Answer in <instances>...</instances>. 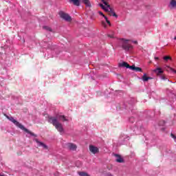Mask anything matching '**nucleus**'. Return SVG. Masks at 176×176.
Listing matches in <instances>:
<instances>
[{"mask_svg": "<svg viewBox=\"0 0 176 176\" xmlns=\"http://www.w3.org/2000/svg\"><path fill=\"white\" fill-rule=\"evenodd\" d=\"M48 122L49 123H51V124H53L54 127L59 131V133H63L64 131V129L63 128V124L58 122L57 120V118L56 117H48Z\"/></svg>", "mask_w": 176, "mask_h": 176, "instance_id": "f257e3e1", "label": "nucleus"}, {"mask_svg": "<svg viewBox=\"0 0 176 176\" xmlns=\"http://www.w3.org/2000/svg\"><path fill=\"white\" fill-rule=\"evenodd\" d=\"M119 41L122 49H123V50H124L125 52H131V50L134 49L133 45L129 43L130 42V40L126 38H120Z\"/></svg>", "mask_w": 176, "mask_h": 176, "instance_id": "f03ea898", "label": "nucleus"}, {"mask_svg": "<svg viewBox=\"0 0 176 176\" xmlns=\"http://www.w3.org/2000/svg\"><path fill=\"white\" fill-rule=\"evenodd\" d=\"M8 119H9V120L10 122L14 123V124H15V126H16V127H19V129H21V130H23V131H25V133H28V134H30V135H32L33 137L36 136V135H35V134L34 133L31 132L28 129L24 127V125L21 124L17 120H14V118L13 117H8Z\"/></svg>", "mask_w": 176, "mask_h": 176, "instance_id": "7ed1b4c3", "label": "nucleus"}, {"mask_svg": "<svg viewBox=\"0 0 176 176\" xmlns=\"http://www.w3.org/2000/svg\"><path fill=\"white\" fill-rule=\"evenodd\" d=\"M99 6H100V8H102V9H103V10H104V12H109V16H113V17H118V15H116V13H115V10H113V8L111 7L109 9L106 8L105 6L102 3H100Z\"/></svg>", "mask_w": 176, "mask_h": 176, "instance_id": "20e7f679", "label": "nucleus"}, {"mask_svg": "<svg viewBox=\"0 0 176 176\" xmlns=\"http://www.w3.org/2000/svg\"><path fill=\"white\" fill-rule=\"evenodd\" d=\"M59 16H60V19H63L65 21H69V22L72 21V18L71 17V16H69V14H68L63 11L59 12Z\"/></svg>", "mask_w": 176, "mask_h": 176, "instance_id": "39448f33", "label": "nucleus"}, {"mask_svg": "<svg viewBox=\"0 0 176 176\" xmlns=\"http://www.w3.org/2000/svg\"><path fill=\"white\" fill-rule=\"evenodd\" d=\"M89 151L91 153H94V155H96V153H98L99 152L98 148L94 145L89 146Z\"/></svg>", "mask_w": 176, "mask_h": 176, "instance_id": "423d86ee", "label": "nucleus"}, {"mask_svg": "<svg viewBox=\"0 0 176 176\" xmlns=\"http://www.w3.org/2000/svg\"><path fill=\"white\" fill-rule=\"evenodd\" d=\"M113 155L116 157V162H117V163H124V160H123L119 154H114Z\"/></svg>", "mask_w": 176, "mask_h": 176, "instance_id": "0eeeda50", "label": "nucleus"}, {"mask_svg": "<svg viewBox=\"0 0 176 176\" xmlns=\"http://www.w3.org/2000/svg\"><path fill=\"white\" fill-rule=\"evenodd\" d=\"M67 146L68 149H69L70 151H75L78 148L76 146V144H74L73 143H68L67 144Z\"/></svg>", "mask_w": 176, "mask_h": 176, "instance_id": "6e6552de", "label": "nucleus"}, {"mask_svg": "<svg viewBox=\"0 0 176 176\" xmlns=\"http://www.w3.org/2000/svg\"><path fill=\"white\" fill-rule=\"evenodd\" d=\"M131 71H135V72H142V69L141 67H135V65L131 66Z\"/></svg>", "mask_w": 176, "mask_h": 176, "instance_id": "1a4fd4ad", "label": "nucleus"}, {"mask_svg": "<svg viewBox=\"0 0 176 176\" xmlns=\"http://www.w3.org/2000/svg\"><path fill=\"white\" fill-rule=\"evenodd\" d=\"M119 67H122L123 68H129L131 69V66L127 63V62H122V63H119Z\"/></svg>", "mask_w": 176, "mask_h": 176, "instance_id": "9d476101", "label": "nucleus"}, {"mask_svg": "<svg viewBox=\"0 0 176 176\" xmlns=\"http://www.w3.org/2000/svg\"><path fill=\"white\" fill-rule=\"evenodd\" d=\"M153 72H155V74H156V75L159 76V75H162V74H163L164 72L161 67H157L155 69L153 70Z\"/></svg>", "mask_w": 176, "mask_h": 176, "instance_id": "9b49d317", "label": "nucleus"}, {"mask_svg": "<svg viewBox=\"0 0 176 176\" xmlns=\"http://www.w3.org/2000/svg\"><path fill=\"white\" fill-rule=\"evenodd\" d=\"M36 142L38 144V146H43V148H44V149H47V146L46 144H45L43 142L38 140V139H36Z\"/></svg>", "mask_w": 176, "mask_h": 176, "instance_id": "f8f14e48", "label": "nucleus"}, {"mask_svg": "<svg viewBox=\"0 0 176 176\" xmlns=\"http://www.w3.org/2000/svg\"><path fill=\"white\" fill-rule=\"evenodd\" d=\"M82 3H85V6L87 8L91 7V3H90V0H81Z\"/></svg>", "mask_w": 176, "mask_h": 176, "instance_id": "ddd939ff", "label": "nucleus"}, {"mask_svg": "<svg viewBox=\"0 0 176 176\" xmlns=\"http://www.w3.org/2000/svg\"><path fill=\"white\" fill-rule=\"evenodd\" d=\"M72 2H73L74 5L75 6H80V0H70Z\"/></svg>", "mask_w": 176, "mask_h": 176, "instance_id": "4468645a", "label": "nucleus"}, {"mask_svg": "<svg viewBox=\"0 0 176 176\" xmlns=\"http://www.w3.org/2000/svg\"><path fill=\"white\" fill-rule=\"evenodd\" d=\"M152 79V77H148L146 76V74H144L143 76H142V80L144 82H148V80Z\"/></svg>", "mask_w": 176, "mask_h": 176, "instance_id": "2eb2a0df", "label": "nucleus"}, {"mask_svg": "<svg viewBox=\"0 0 176 176\" xmlns=\"http://www.w3.org/2000/svg\"><path fill=\"white\" fill-rule=\"evenodd\" d=\"M101 2H102V3H104V5L106 6V9H109V8H111V6L108 4V2H107L105 0H101Z\"/></svg>", "mask_w": 176, "mask_h": 176, "instance_id": "dca6fc26", "label": "nucleus"}, {"mask_svg": "<svg viewBox=\"0 0 176 176\" xmlns=\"http://www.w3.org/2000/svg\"><path fill=\"white\" fill-rule=\"evenodd\" d=\"M43 30H45L46 31H50V32H52L53 30H52V28L49 26H43Z\"/></svg>", "mask_w": 176, "mask_h": 176, "instance_id": "f3484780", "label": "nucleus"}, {"mask_svg": "<svg viewBox=\"0 0 176 176\" xmlns=\"http://www.w3.org/2000/svg\"><path fill=\"white\" fill-rule=\"evenodd\" d=\"M58 118L62 119L63 122H68V120L65 118V116H58Z\"/></svg>", "mask_w": 176, "mask_h": 176, "instance_id": "a211bd4d", "label": "nucleus"}, {"mask_svg": "<svg viewBox=\"0 0 176 176\" xmlns=\"http://www.w3.org/2000/svg\"><path fill=\"white\" fill-rule=\"evenodd\" d=\"M78 175H79L80 176H90V175H89V174H87V173H86V172H79V173H78Z\"/></svg>", "mask_w": 176, "mask_h": 176, "instance_id": "6ab92c4d", "label": "nucleus"}, {"mask_svg": "<svg viewBox=\"0 0 176 176\" xmlns=\"http://www.w3.org/2000/svg\"><path fill=\"white\" fill-rule=\"evenodd\" d=\"M170 5L173 6V8H176V1L175 0H171L170 1Z\"/></svg>", "mask_w": 176, "mask_h": 176, "instance_id": "aec40b11", "label": "nucleus"}, {"mask_svg": "<svg viewBox=\"0 0 176 176\" xmlns=\"http://www.w3.org/2000/svg\"><path fill=\"white\" fill-rule=\"evenodd\" d=\"M159 126H164L166 124V121L164 120H161L158 123Z\"/></svg>", "mask_w": 176, "mask_h": 176, "instance_id": "412c9836", "label": "nucleus"}, {"mask_svg": "<svg viewBox=\"0 0 176 176\" xmlns=\"http://www.w3.org/2000/svg\"><path fill=\"white\" fill-rule=\"evenodd\" d=\"M163 59L165 61H168V60H172V58H171V56H164Z\"/></svg>", "mask_w": 176, "mask_h": 176, "instance_id": "4be33fe9", "label": "nucleus"}, {"mask_svg": "<svg viewBox=\"0 0 176 176\" xmlns=\"http://www.w3.org/2000/svg\"><path fill=\"white\" fill-rule=\"evenodd\" d=\"M107 36H108L109 38H115V34H107Z\"/></svg>", "mask_w": 176, "mask_h": 176, "instance_id": "5701e85b", "label": "nucleus"}, {"mask_svg": "<svg viewBox=\"0 0 176 176\" xmlns=\"http://www.w3.org/2000/svg\"><path fill=\"white\" fill-rule=\"evenodd\" d=\"M129 121L131 122V123H134V117H131L129 118Z\"/></svg>", "mask_w": 176, "mask_h": 176, "instance_id": "b1692460", "label": "nucleus"}, {"mask_svg": "<svg viewBox=\"0 0 176 176\" xmlns=\"http://www.w3.org/2000/svg\"><path fill=\"white\" fill-rule=\"evenodd\" d=\"M102 25L104 28H107V23H105V22L102 21Z\"/></svg>", "mask_w": 176, "mask_h": 176, "instance_id": "393cba45", "label": "nucleus"}, {"mask_svg": "<svg viewBox=\"0 0 176 176\" xmlns=\"http://www.w3.org/2000/svg\"><path fill=\"white\" fill-rule=\"evenodd\" d=\"M98 13H99V14H100V16H102L103 17H105V15L104 14V13H102V12L99 11Z\"/></svg>", "mask_w": 176, "mask_h": 176, "instance_id": "a878e982", "label": "nucleus"}, {"mask_svg": "<svg viewBox=\"0 0 176 176\" xmlns=\"http://www.w3.org/2000/svg\"><path fill=\"white\" fill-rule=\"evenodd\" d=\"M168 69H169L170 71H173V72H175V74H176V70H174V69H173L172 67H168Z\"/></svg>", "mask_w": 176, "mask_h": 176, "instance_id": "bb28decb", "label": "nucleus"}, {"mask_svg": "<svg viewBox=\"0 0 176 176\" xmlns=\"http://www.w3.org/2000/svg\"><path fill=\"white\" fill-rule=\"evenodd\" d=\"M105 176H113L111 173H108L105 175Z\"/></svg>", "mask_w": 176, "mask_h": 176, "instance_id": "cd10ccee", "label": "nucleus"}, {"mask_svg": "<svg viewBox=\"0 0 176 176\" xmlns=\"http://www.w3.org/2000/svg\"><path fill=\"white\" fill-rule=\"evenodd\" d=\"M106 23H107V24H109V25H111V21H109V20H107Z\"/></svg>", "mask_w": 176, "mask_h": 176, "instance_id": "c85d7f7f", "label": "nucleus"}, {"mask_svg": "<svg viewBox=\"0 0 176 176\" xmlns=\"http://www.w3.org/2000/svg\"><path fill=\"white\" fill-rule=\"evenodd\" d=\"M133 43H135V45H137V44L138 43V41H133Z\"/></svg>", "mask_w": 176, "mask_h": 176, "instance_id": "c756f323", "label": "nucleus"}, {"mask_svg": "<svg viewBox=\"0 0 176 176\" xmlns=\"http://www.w3.org/2000/svg\"><path fill=\"white\" fill-rule=\"evenodd\" d=\"M104 19L106 20V22H107V21L108 20V18L106 16H104Z\"/></svg>", "mask_w": 176, "mask_h": 176, "instance_id": "7c9ffc66", "label": "nucleus"}, {"mask_svg": "<svg viewBox=\"0 0 176 176\" xmlns=\"http://www.w3.org/2000/svg\"><path fill=\"white\" fill-rule=\"evenodd\" d=\"M159 57H155V60H158Z\"/></svg>", "mask_w": 176, "mask_h": 176, "instance_id": "2f4dec72", "label": "nucleus"}, {"mask_svg": "<svg viewBox=\"0 0 176 176\" xmlns=\"http://www.w3.org/2000/svg\"><path fill=\"white\" fill-rule=\"evenodd\" d=\"M175 40H176V36L174 38Z\"/></svg>", "mask_w": 176, "mask_h": 176, "instance_id": "473e14b6", "label": "nucleus"}]
</instances>
